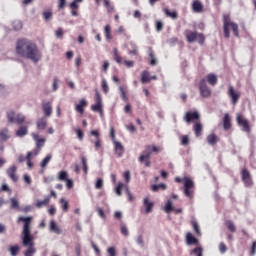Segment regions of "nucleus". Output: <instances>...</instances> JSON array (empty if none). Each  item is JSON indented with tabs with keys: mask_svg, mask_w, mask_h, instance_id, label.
Wrapping results in <instances>:
<instances>
[{
	"mask_svg": "<svg viewBox=\"0 0 256 256\" xmlns=\"http://www.w3.org/2000/svg\"><path fill=\"white\" fill-rule=\"evenodd\" d=\"M16 55L24 59H30L33 63L41 61V52H39L37 45L25 38L17 40Z\"/></svg>",
	"mask_w": 256,
	"mask_h": 256,
	"instance_id": "obj_1",
	"label": "nucleus"
},
{
	"mask_svg": "<svg viewBox=\"0 0 256 256\" xmlns=\"http://www.w3.org/2000/svg\"><path fill=\"white\" fill-rule=\"evenodd\" d=\"M31 221H33V217L31 216H20L17 220L18 223L24 224L22 229V245L23 247H28L24 252V256H33L37 253V249H35V242H33L35 237L31 235Z\"/></svg>",
	"mask_w": 256,
	"mask_h": 256,
	"instance_id": "obj_2",
	"label": "nucleus"
},
{
	"mask_svg": "<svg viewBox=\"0 0 256 256\" xmlns=\"http://www.w3.org/2000/svg\"><path fill=\"white\" fill-rule=\"evenodd\" d=\"M6 117L8 119V123H16L17 125H23L25 123V115L21 113H15V111L10 110L7 112Z\"/></svg>",
	"mask_w": 256,
	"mask_h": 256,
	"instance_id": "obj_3",
	"label": "nucleus"
},
{
	"mask_svg": "<svg viewBox=\"0 0 256 256\" xmlns=\"http://www.w3.org/2000/svg\"><path fill=\"white\" fill-rule=\"evenodd\" d=\"M185 35L189 43H195V41H198L200 45H203V43H205V36L202 33L198 34L197 32L186 30Z\"/></svg>",
	"mask_w": 256,
	"mask_h": 256,
	"instance_id": "obj_4",
	"label": "nucleus"
},
{
	"mask_svg": "<svg viewBox=\"0 0 256 256\" xmlns=\"http://www.w3.org/2000/svg\"><path fill=\"white\" fill-rule=\"evenodd\" d=\"M110 137L114 143V149L117 157H123V153H125V147L121 142H118L115 140V129L111 128L110 129Z\"/></svg>",
	"mask_w": 256,
	"mask_h": 256,
	"instance_id": "obj_5",
	"label": "nucleus"
},
{
	"mask_svg": "<svg viewBox=\"0 0 256 256\" xmlns=\"http://www.w3.org/2000/svg\"><path fill=\"white\" fill-rule=\"evenodd\" d=\"M199 92L201 97H203L204 99H209V97H211V88L207 86V79L203 78L200 80Z\"/></svg>",
	"mask_w": 256,
	"mask_h": 256,
	"instance_id": "obj_6",
	"label": "nucleus"
},
{
	"mask_svg": "<svg viewBox=\"0 0 256 256\" xmlns=\"http://www.w3.org/2000/svg\"><path fill=\"white\" fill-rule=\"evenodd\" d=\"M193 187H195V183L193 182V180L185 177L184 178V195L186 197H189V199L193 197V191H191Z\"/></svg>",
	"mask_w": 256,
	"mask_h": 256,
	"instance_id": "obj_7",
	"label": "nucleus"
},
{
	"mask_svg": "<svg viewBox=\"0 0 256 256\" xmlns=\"http://www.w3.org/2000/svg\"><path fill=\"white\" fill-rule=\"evenodd\" d=\"M236 121L239 127H242V131L244 133H251V126H249V120L243 118L241 114H238L236 116Z\"/></svg>",
	"mask_w": 256,
	"mask_h": 256,
	"instance_id": "obj_8",
	"label": "nucleus"
},
{
	"mask_svg": "<svg viewBox=\"0 0 256 256\" xmlns=\"http://www.w3.org/2000/svg\"><path fill=\"white\" fill-rule=\"evenodd\" d=\"M241 179L244 183L245 187H253V178L251 177V173L246 168L241 171Z\"/></svg>",
	"mask_w": 256,
	"mask_h": 256,
	"instance_id": "obj_9",
	"label": "nucleus"
},
{
	"mask_svg": "<svg viewBox=\"0 0 256 256\" xmlns=\"http://www.w3.org/2000/svg\"><path fill=\"white\" fill-rule=\"evenodd\" d=\"M223 23L224 37L226 39H229L231 37V33L229 32V28L231 27V18L229 17V15L225 14L223 16Z\"/></svg>",
	"mask_w": 256,
	"mask_h": 256,
	"instance_id": "obj_10",
	"label": "nucleus"
},
{
	"mask_svg": "<svg viewBox=\"0 0 256 256\" xmlns=\"http://www.w3.org/2000/svg\"><path fill=\"white\" fill-rule=\"evenodd\" d=\"M90 135H93L94 137H96L95 140L91 139V143L94 144L95 150L99 151V149H101V139H99V131L97 130H92L90 132Z\"/></svg>",
	"mask_w": 256,
	"mask_h": 256,
	"instance_id": "obj_11",
	"label": "nucleus"
},
{
	"mask_svg": "<svg viewBox=\"0 0 256 256\" xmlns=\"http://www.w3.org/2000/svg\"><path fill=\"white\" fill-rule=\"evenodd\" d=\"M228 96L232 100V104L237 105V102L239 101V94L235 92V88H233V86H229Z\"/></svg>",
	"mask_w": 256,
	"mask_h": 256,
	"instance_id": "obj_12",
	"label": "nucleus"
},
{
	"mask_svg": "<svg viewBox=\"0 0 256 256\" xmlns=\"http://www.w3.org/2000/svg\"><path fill=\"white\" fill-rule=\"evenodd\" d=\"M32 139H34L36 143V149H41L45 146V141H47L45 138H40L39 134L32 133Z\"/></svg>",
	"mask_w": 256,
	"mask_h": 256,
	"instance_id": "obj_13",
	"label": "nucleus"
},
{
	"mask_svg": "<svg viewBox=\"0 0 256 256\" xmlns=\"http://www.w3.org/2000/svg\"><path fill=\"white\" fill-rule=\"evenodd\" d=\"M42 109L46 117H51L53 114V106H51V102H43Z\"/></svg>",
	"mask_w": 256,
	"mask_h": 256,
	"instance_id": "obj_14",
	"label": "nucleus"
},
{
	"mask_svg": "<svg viewBox=\"0 0 256 256\" xmlns=\"http://www.w3.org/2000/svg\"><path fill=\"white\" fill-rule=\"evenodd\" d=\"M185 121L191 123V121H199V112H187L185 115Z\"/></svg>",
	"mask_w": 256,
	"mask_h": 256,
	"instance_id": "obj_15",
	"label": "nucleus"
},
{
	"mask_svg": "<svg viewBox=\"0 0 256 256\" xmlns=\"http://www.w3.org/2000/svg\"><path fill=\"white\" fill-rule=\"evenodd\" d=\"M151 145L147 146L146 147V150H145V154L144 155H140V157L138 158V161L140 163H144L145 160H150L151 159Z\"/></svg>",
	"mask_w": 256,
	"mask_h": 256,
	"instance_id": "obj_16",
	"label": "nucleus"
},
{
	"mask_svg": "<svg viewBox=\"0 0 256 256\" xmlns=\"http://www.w3.org/2000/svg\"><path fill=\"white\" fill-rule=\"evenodd\" d=\"M186 243L187 245H198L199 239H197L191 232L186 234Z\"/></svg>",
	"mask_w": 256,
	"mask_h": 256,
	"instance_id": "obj_17",
	"label": "nucleus"
},
{
	"mask_svg": "<svg viewBox=\"0 0 256 256\" xmlns=\"http://www.w3.org/2000/svg\"><path fill=\"white\" fill-rule=\"evenodd\" d=\"M85 107H87V100L81 99L80 102L76 105L75 110L83 115V113H85Z\"/></svg>",
	"mask_w": 256,
	"mask_h": 256,
	"instance_id": "obj_18",
	"label": "nucleus"
},
{
	"mask_svg": "<svg viewBox=\"0 0 256 256\" xmlns=\"http://www.w3.org/2000/svg\"><path fill=\"white\" fill-rule=\"evenodd\" d=\"M49 229L51 233H56V235H61V228L57 225V222L55 220L50 221Z\"/></svg>",
	"mask_w": 256,
	"mask_h": 256,
	"instance_id": "obj_19",
	"label": "nucleus"
},
{
	"mask_svg": "<svg viewBox=\"0 0 256 256\" xmlns=\"http://www.w3.org/2000/svg\"><path fill=\"white\" fill-rule=\"evenodd\" d=\"M192 9L194 13H202L203 12V4L201 1L196 0L192 3Z\"/></svg>",
	"mask_w": 256,
	"mask_h": 256,
	"instance_id": "obj_20",
	"label": "nucleus"
},
{
	"mask_svg": "<svg viewBox=\"0 0 256 256\" xmlns=\"http://www.w3.org/2000/svg\"><path fill=\"white\" fill-rule=\"evenodd\" d=\"M143 203L145 207V213H151V211H153L155 203L150 202L149 198H144Z\"/></svg>",
	"mask_w": 256,
	"mask_h": 256,
	"instance_id": "obj_21",
	"label": "nucleus"
},
{
	"mask_svg": "<svg viewBox=\"0 0 256 256\" xmlns=\"http://www.w3.org/2000/svg\"><path fill=\"white\" fill-rule=\"evenodd\" d=\"M11 139V136H9V128H3L0 131V141H9Z\"/></svg>",
	"mask_w": 256,
	"mask_h": 256,
	"instance_id": "obj_22",
	"label": "nucleus"
},
{
	"mask_svg": "<svg viewBox=\"0 0 256 256\" xmlns=\"http://www.w3.org/2000/svg\"><path fill=\"white\" fill-rule=\"evenodd\" d=\"M223 129L225 131H229L231 129V118L229 117V114H225L223 118Z\"/></svg>",
	"mask_w": 256,
	"mask_h": 256,
	"instance_id": "obj_23",
	"label": "nucleus"
},
{
	"mask_svg": "<svg viewBox=\"0 0 256 256\" xmlns=\"http://www.w3.org/2000/svg\"><path fill=\"white\" fill-rule=\"evenodd\" d=\"M8 251L11 256H17L19 255V251H21V247L19 245H10L8 248Z\"/></svg>",
	"mask_w": 256,
	"mask_h": 256,
	"instance_id": "obj_24",
	"label": "nucleus"
},
{
	"mask_svg": "<svg viewBox=\"0 0 256 256\" xmlns=\"http://www.w3.org/2000/svg\"><path fill=\"white\" fill-rule=\"evenodd\" d=\"M28 133L29 130L27 129V126H20L16 131V137H25V135H28Z\"/></svg>",
	"mask_w": 256,
	"mask_h": 256,
	"instance_id": "obj_25",
	"label": "nucleus"
},
{
	"mask_svg": "<svg viewBox=\"0 0 256 256\" xmlns=\"http://www.w3.org/2000/svg\"><path fill=\"white\" fill-rule=\"evenodd\" d=\"M36 125L39 131H45V129H47V120L45 118H41L37 121Z\"/></svg>",
	"mask_w": 256,
	"mask_h": 256,
	"instance_id": "obj_26",
	"label": "nucleus"
},
{
	"mask_svg": "<svg viewBox=\"0 0 256 256\" xmlns=\"http://www.w3.org/2000/svg\"><path fill=\"white\" fill-rule=\"evenodd\" d=\"M148 55L150 58V65H152V67H155V65H157V59L155 58V53H153V48L148 49Z\"/></svg>",
	"mask_w": 256,
	"mask_h": 256,
	"instance_id": "obj_27",
	"label": "nucleus"
},
{
	"mask_svg": "<svg viewBox=\"0 0 256 256\" xmlns=\"http://www.w3.org/2000/svg\"><path fill=\"white\" fill-rule=\"evenodd\" d=\"M49 201H51V198L46 197L44 200L36 201L35 206L37 207V209H41V207H44L45 205H49Z\"/></svg>",
	"mask_w": 256,
	"mask_h": 256,
	"instance_id": "obj_28",
	"label": "nucleus"
},
{
	"mask_svg": "<svg viewBox=\"0 0 256 256\" xmlns=\"http://www.w3.org/2000/svg\"><path fill=\"white\" fill-rule=\"evenodd\" d=\"M203 132V125H201V123L197 122L194 125V133H195V137H201V133Z\"/></svg>",
	"mask_w": 256,
	"mask_h": 256,
	"instance_id": "obj_29",
	"label": "nucleus"
},
{
	"mask_svg": "<svg viewBox=\"0 0 256 256\" xmlns=\"http://www.w3.org/2000/svg\"><path fill=\"white\" fill-rule=\"evenodd\" d=\"M191 225H192V227L194 229L195 234L198 237H201V229L199 228V223L197 222V220H192L191 221Z\"/></svg>",
	"mask_w": 256,
	"mask_h": 256,
	"instance_id": "obj_30",
	"label": "nucleus"
},
{
	"mask_svg": "<svg viewBox=\"0 0 256 256\" xmlns=\"http://www.w3.org/2000/svg\"><path fill=\"white\" fill-rule=\"evenodd\" d=\"M51 159H53V155L48 154L40 163V167L42 169H45V167H47V165H49V162L51 161Z\"/></svg>",
	"mask_w": 256,
	"mask_h": 256,
	"instance_id": "obj_31",
	"label": "nucleus"
},
{
	"mask_svg": "<svg viewBox=\"0 0 256 256\" xmlns=\"http://www.w3.org/2000/svg\"><path fill=\"white\" fill-rule=\"evenodd\" d=\"M207 81H208L209 85H212V86L217 85V75L208 74L207 75Z\"/></svg>",
	"mask_w": 256,
	"mask_h": 256,
	"instance_id": "obj_32",
	"label": "nucleus"
},
{
	"mask_svg": "<svg viewBox=\"0 0 256 256\" xmlns=\"http://www.w3.org/2000/svg\"><path fill=\"white\" fill-rule=\"evenodd\" d=\"M10 203H11V206H10L11 209L21 211V207L19 206V200H17V198H11Z\"/></svg>",
	"mask_w": 256,
	"mask_h": 256,
	"instance_id": "obj_33",
	"label": "nucleus"
},
{
	"mask_svg": "<svg viewBox=\"0 0 256 256\" xmlns=\"http://www.w3.org/2000/svg\"><path fill=\"white\" fill-rule=\"evenodd\" d=\"M207 143L208 145H217V135L210 134L207 136Z\"/></svg>",
	"mask_w": 256,
	"mask_h": 256,
	"instance_id": "obj_34",
	"label": "nucleus"
},
{
	"mask_svg": "<svg viewBox=\"0 0 256 256\" xmlns=\"http://www.w3.org/2000/svg\"><path fill=\"white\" fill-rule=\"evenodd\" d=\"M113 59L114 61H116V63H118L119 65H121V63H123V58H121L119 56V52L117 50V48L113 49Z\"/></svg>",
	"mask_w": 256,
	"mask_h": 256,
	"instance_id": "obj_35",
	"label": "nucleus"
},
{
	"mask_svg": "<svg viewBox=\"0 0 256 256\" xmlns=\"http://www.w3.org/2000/svg\"><path fill=\"white\" fill-rule=\"evenodd\" d=\"M151 81V77H149V72L148 71H143L142 76H141V83L144 85L149 83Z\"/></svg>",
	"mask_w": 256,
	"mask_h": 256,
	"instance_id": "obj_36",
	"label": "nucleus"
},
{
	"mask_svg": "<svg viewBox=\"0 0 256 256\" xmlns=\"http://www.w3.org/2000/svg\"><path fill=\"white\" fill-rule=\"evenodd\" d=\"M104 7H106L108 13H115V6L111 5V1L104 0Z\"/></svg>",
	"mask_w": 256,
	"mask_h": 256,
	"instance_id": "obj_37",
	"label": "nucleus"
},
{
	"mask_svg": "<svg viewBox=\"0 0 256 256\" xmlns=\"http://www.w3.org/2000/svg\"><path fill=\"white\" fill-rule=\"evenodd\" d=\"M164 13L166 17H171V19H177L179 15L177 14V11L171 12L169 9L165 8Z\"/></svg>",
	"mask_w": 256,
	"mask_h": 256,
	"instance_id": "obj_38",
	"label": "nucleus"
},
{
	"mask_svg": "<svg viewBox=\"0 0 256 256\" xmlns=\"http://www.w3.org/2000/svg\"><path fill=\"white\" fill-rule=\"evenodd\" d=\"M159 189H167V185L161 183V184H154L151 186V190L154 192V193H157V191H159Z\"/></svg>",
	"mask_w": 256,
	"mask_h": 256,
	"instance_id": "obj_39",
	"label": "nucleus"
},
{
	"mask_svg": "<svg viewBox=\"0 0 256 256\" xmlns=\"http://www.w3.org/2000/svg\"><path fill=\"white\" fill-rule=\"evenodd\" d=\"M80 159L83 166L84 175H87L89 171V167L87 166V157L81 156Z\"/></svg>",
	"mask_w": 256,
	"mask_h": 256,
	"instance_id": "obj_40",
	"label": "nucleus"
},
{
	"mask_svg": "<svg viewBox=\"0 0 256 256\" xmlns=\"http://www.w3.org/2000/svg\"><path fill=\"white\" fill-rule=\"evenodd\" d=\"M60 203L62 205V211L64 213H67V211H69V202L65 200V198H61Z\"/></svg>",
	"mask_w": 256,
	"mask_h": 256,
	"instance_id": "obj_41",
	"label": "nucleus"
},
{
	"mask_svg": "<svg viewBox=\"0 0 256 256\" xmlns=\"http://www.w3.org/2000/svg\"><path fill=\"white\" fill-rule=\"evenodd\" d=\"M164 211L166 213H171V211H175V208L173 207V203L171 202V200H168L166 202V205L164 207Z\"/></svg>",
	"mask_w": 256,
	"mask_h": 256,
	"instance_id": "obj_42",
	"label": "nucleus"
},
{
	"mask_svg": "<svg viewBox=\"0 0 256 256\" xmlns=\"http://www.w3.org/2000/svg\"><path fill=\"white\" fill-rule=\"evenodd\" d=\"M230 27L234 33V36L239 37V25H237L235 22H231Z\"/></svg>",
	"mask_w": 256,
	"mask_h": 256,
	"instance_id": "obj_43",
	"label": "nucleus"
},
{
	"mask_svg": "<svg viewBox=\"0 0 256 256\" xmlns=\"http://www.w3.org/2000/svg\"><path fill=\"white\" fill-rule=\"evenodd\" d=\"M91 109L96 113H103V104L96 103L95 105L91 106Z\"/></svg>",
	"mask_w": 256,
	"mask_h": 256,
	"instance_id": "obj_44",
	"label": "nucleus"
},
{
	"mask_svg": "<svg viewBox=\"0 0 256 256\" xmlns=\"http://www.w3.org/2000/svg\"><path fill=\"white\" fill-rule=\"evenodd\" d=\"M191 254L196 256H203V248L201 246L196 247L191 250Z\"/></svg>",
	"mask_w": 256,
	"mask_h": 256,
	"instance_id": "obj_45",
	"label": "nucleus"
},
{
	"mask_svg": "<svg viewBox=\"0 0 256 256\" xmlns=\"http://www.w3.org/2000/svg\"><path fill=\"white\" fill-rule=\"evenodd\" d=\"M13 27L15 31H21L23 29V22H21V20H16L13 22Z\"/></svg>",
	"mask_w": 256,
	"mask_h": 256,
	"instance_id": "obj_46",
	"label": "nucleus"
},
{
	"mask_svg": "<svg viewBox=\"0 0 256 256\" xmlns=\"http://www.w3.org/2000/svg\"><path fill=\"white\" fill-rule=\"evenodd\" d=\"M42 17H43L44 21H49V20H51L53 18V12H51L49 10L48 11H44L42 13Z\"/></svg>",
	"mask_w": 256,
	"mask_h": 256,
	"instance_id": "obj_47",
	"label": "nucleus"
},
{
	"mask_svg": "<svg viewBox=\"0 0 256 256\" xmlns=\"http://www.w3.org/2000/svg\"><path fill=\"white\" fill-rule=\"evenodd\" d=\"M226 227L228 230L231 231V233H235V231H237V228L235 227V224H233V221L229 220L227 223H226Z\"/></svg>",
	"mask_w": 256,
	"mask_h": 256,
	"instance_id": "obj_48",
	"label": "nucleus"
},
{
	"mask_svg": "<svg viewBox=\"0 0 256 256\" xmlns=\"http://www.w3.org/2000/svg\"><path fill=\"white\" fill-rule=\"evenodd\" d=\"M6 173L8 177H10L11 175H15V173H17V166L12 165L10 168L6 170Z\"/></svg>",
	"mask_w": 256,
	"mask_h": 256,
	"instance_id": "obj_49",
	"label": "nucleus"
},
{
	"mask_svg": "<svg viewBox=\"0 0 256 256\" xmlns=\"http://www.w3.org/2000/svg\"><path fill=\"white\" fill-rule=\"evenodd\" d=\"M137 245H139L142 249L145 247V240H143V235H139L136 239Z\"/></svg>",
	"mask_w": 256,
	"mask_h": 256,
	"instance_id": "obj_50",
	"label": "nucleus"
},
{
	"mask_svg": "<svg viewBox=\"0 0 256 256\" xmlns=\"http://www.w3.org/2000/svg\"><path fill=\"white\" fill-rule=\"evenodd\" d=\"M58 179H59L60 181H66V180H68L69 178H67V171H61V172H59Z\"/></svg>",
	"mask_w": 256,
	"mask_h": 256,
	"instance_id": "obj_51",
	"label": "nucleus"
},
{
	"mask_svg": "<svg viewBox=\"0 0 256 256\" xmlns=\"http://www.w3.org/2000/svg\"><path fill=\"white\" fill-rule=\"evenodd\" d=\"M63 35H64L63 28H58V29L55 31V37H56V39H63Z\"/></svg>",
	"mask_w": 256,
	"mask_h": 256,
	"instance_id": "obj_52",
	"label": "nucleus"
},
{
	"mask_svg": "<svg viewBox=\"0 0 256 256\" xmlns=\"http://www.w3.org/2000/svg\"><path fill=\"white\" fill-rule=\"evenodd\" d=\"M123 187H125V185L123 183H119L117 185V187L115 188V193H116V195H118V197H121V195H122L121 189H123Z\"/></svg>",
	"mask_w": 256,
	"mask_h": 256,
	"instance_id": "obj_53",
	"label": "nucleus"
},
{
	"mask_svg": "<svg viewBox=\"0 0 256 256\" xmlns=\"http://www.w3.org/2000/svg\"><path fill=\"white\" fill-rule=\"evenodd\" d=\"M102 90L104 93H109V85L106 79H102Z\"/></svg>",
	"mask_w": 256,
	"mask_h": 256,
	"instance_id": "obj_54",
	"label": "nucleus"
},
{
	"mask_svg": "<svg viewBox=\"0 0 256 256\" xmlns=\"http://www.w3.org/2000/svg\"><path fill=\"white\" fill-rule=\"evenodd\" d=\"M76 135L79 141H83V137H85V134L83 133V130L81 129H76Z\"/></svg>",
	"mask_w": 256,
	"mask_h": 256,
	"instance_id": "obj_55",
	"label": "nucleus"
},
{
	"mask_svg": "<svg viewBox=\"0 0 256 256\" xmlns=\"http://www.w3.org/2000/svg\"><path fill=\"white\" fill-rule=\"evenodd\" d=\"M58 82H59V78H57V76H55L53 78V84H52L53 91H57V89H59V86L57 85Z\"/></svg>",
	"mask_w": 256,
	"mask_h": 256,
	"instance_id": "obj_56",
	"label": "nucleus"
},
{
	"mask_svg": "<svg viewBox=\"0 0 256 256\" xmlns=\"http://www.w3.org/2000/svg\"><path fill=\"white\" fill-rule=\"evenodd\" d=\"M120 231L124 235V237H127L129 235V228H127V226L125 225L121 226Z\"/></svg>",
	"mask_w": 256,
	"mask_h": 256,
	"instance_id": "obj_57",
	"label": "nucleus"
},
{
	"mask_svg": "<svg viewBox=\"0 0 256 256\" xmlns=\"http://www.w3.org/2000/svg\"><path fill=\"white\" fill-rule=\"evenodd\" d=\"M219 251L220 253L223 255L225 253H227V246L225 245V243L221 242L219 245Z\"/></svg>",
	"mask_w": 256,
	"mask_h": 256,
	"instance_id": "obj_58",
	"label": "nucleus"
},
{
	"mask_svg": "<svg viewBox=\"0 0 256 256\" xmlns=\"http://www.w3.org/2000/svg\"><path fill=\"white\" fill-rule=\"evenodd\" d=\"M132 50L129 52V55H137L138 50H137V44L131 43Z\"/></svg>",
	"mask_w": 256,
	"mask_h": 256,
	"instance_id": "obj_59",
	"label": "nucleus"
},
{
	"mask_svg": "<svg viewBox=\"0 0 256 256\" xmlns=\"http://www.w3.org/2000/svg\"><path fill=\"white\" fill-rule=\"evenodd\" d=\"M65 5H67V0H58L59 11H61V9H65Z\"/></svg>",
	"mask_w": 256,
	"mask_h": 256,
	"instance_id": "obj_60",
	"label": "nucleus"
},
{
	"mask_svg": "<svg viewBox=\"0 0 256 256\" xmlns=\"http://www.w3.org/2000/svg\"><path fill=\"white\" fill-rule=\"evenodd\" d=\"M107 253L109 256H117V251L115 250V247H109L107 249Z\"/></svg>",
	"mask_w": 256,
	"mask_h": 256,
	"instance_id": "obj_61",
	"label": "nucleus"
},
{
	"mask_svg": "<svg viewBox=\"0 0 256 256\" xmlns=\"http://www.w3.org/2000/svg\"><path fill=\"white\" fill-rule=\"evenodd\" d=\"M181 145H184V146L189 145V136L187 135L182 136Z\"/></svg>",
	"mask_w": 256,
	"mask_h": 256,
	"instance_id": "obj_62",
	"label": "nucleus"
},
{
	"mask_svg": "<svg viewBox=\"0 0 256 256\" xmlns=\"http://www.w3.org/2000/svg\"><path fill=\"white\" fill-rule=\"evenodd\" d=\"M155 27H156V31H158V32L163 31V22L156 21Z\"/></svg>",
	"mask_w": 256,
	"mask_h": 256,
	"instance_id": "obj_63",
	"label": "nucleus"
},
{
	"mask_svg": "<svg viewBox=\"0 0 256 256\" xmlns=\"http://www.w3.org/2000/svg\"><path fill=\"white\" fill-rule=\"evenodd\" d=\"M103 187V179L99 178L95 183L96 189H101Z\"/></svg>",
	"mask_w": 256,
	"mask_h": 256,
	"instance_id": "obj_64",
	"label": "nucleus"
}]
</instances>
